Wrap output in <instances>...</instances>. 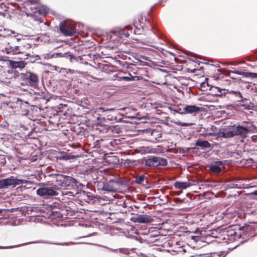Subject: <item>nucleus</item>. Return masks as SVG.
<instances>
[{"label": "nucleus", "mask_w": 257, "mask_h": 257, "mask_svg": "<svg viewBox=\"0 0 257 257\" xmlns=\"http://www.w3.org/2000/svg\"><path fill=\"white\" fill-rule=\"evenodd\" d=\"M236 136H239L242 138H245L248 132L250 130V127H244L238 125L234 127Z\"/></svg>", "instance_id": "10"}, {"label": "nucleus", "mask_w": 257, "mask_h": 257, "mask_svg": "<svg viewBox=\"0 0 257 257\" xmlns=\"http://www.w3.org/2000/svg\"><path fill=\"white\" fill-rule=\"evenodd\" d=\"M174 111L175 112L179 113V112L178 111H177V110H174Z\"/></svg>", "instance_id": "45"}, {"label": "nucleus", "mask_w": 257, "mask_h": 257, "mask_svg": "<svg viewBox=\"0 0 257 257\" xmlns=\"http://www.w3.org/2000/svg\"><path fill=\"white\" fill-rule=\"evenodd\" d=\"M199 238V237L198 236H192L191 239L194 240L195 241H197Z\"/></svg>", "instance_id": "37"}, {"label": "nucleus", "mask_w": 257, "mask_h": 257, "mask_svg": "<svg viewBox=\"0 0 257 257\" xmlns=\"http://www.w3.org/2000/svg\"><path fill=\"white\" fill-rule=\"evenodd\" d=\"M62 70H66V69H64V68H62Z\"/></svg>", "instance_id": "48"}, {"label": "nucleus", "mask_w": 257, "mask_h": 257, "mask_svg": "<svg viewBox=\"0 0 257 257\" xmlns=\"http://www.w3.org/2000/svg\"><path fill=\"white\" fill-rule=\"evenodd\" d=\"M6 163V158L4 155H0V166H4Z\"/></svg>", "instance_id": "29"}, {"label": "nucleus", "mask_w": 257, "mask_h": 257, "mask_svg": "<svg viewBox=\"0 0 257 257\" xmlns=\"http://www.w3.org/2000/svg\"><path fill=\"white\" fill-rule=\"evenodd\" d=\"M184 112H182L181 113H189L192 114L194 113H197L201 111V108L196 105H186L183 109Z\"/></svg>", "instance_id": "13"}, {"label": "nucleus", "mask_w": 257, "mask_h": 257, "mask_svg": "<svg viewBox=\"0 0 257 257\" xmlns=\"http://www.w3.org/2000/svg\"><path fill=\"white\" fill-rule=\"evenodd\" d=\"M108 136L115 137L122 133L121 128L119 125L109 126Z\"/></svg>", "instance_id": "14"}, {"label": "nucleus", "mask_w": 257, "mask_h": 257, "mask_svg": "<svg viewBox=\"0 0 257 257\" xmlns=\"http://www.w3.org/2000/svg\"><path fill=\"white\" fill-rule=\"evenodd\" d=\"M132 27L127 26L124 28H120L116 29L113 31V33L120 38H127L130 35V32L131 31Z\"/></svg>", "instance_id": "8"}, {"label": "nucleus", "mask_w": 257, "mask_h": 257, "mask_svg": "<svg viewBox=\"0 0 257 257\" xmlns=\"http://www.w3.org/2000/svg\"><path fill=\"white\" fill-rule=\"evenodd\" d=\"M253 194L255 195H256L257 196V191H255L253 193Z\"/></svg>", "instance_id": "44"}, {"label": "nucleus", "mask_w": 257, "mask_h": 257, "mask_svg": "<svg viewBox=\"0 0 257 257\" xmlns=\"http://www.w3.org/2000/svg\"><path fill=\"white\" fill-rule=\"evenodd\" d=\"M59 30L65 36H72L76 33V29L70 23L61 22L59 25Z\"/></svg>", "instance_id": "5"}, {"label": "nucleus", "mask_w": 257, "mask_h": 257, "mask_svg": "<svg viewBox=\"0 0 257 257\" xmlns=\"http://www.w3.org/2000/svg\"><path fill=\"white\" fill-rule=\"evenodd\" d=\"M151 135L155 140H157L158 138L161 137V134L155 130H153L151 132Z\"/></svg>", "instance_id": "23"}, {"label": "nucleus", "mask_w": 257, "mask_h": 257, "mask_svg": "<svg viewBox=\"0 0 257 257\" xmlns=\"http://www.w3.org/2000/svg\"><path fill=\"white\" fill-rule=\"evenodd\" d=\"M192 185L189 182H179L177 181L174 183V187L178 189H185Z\"/></svg>", "instance_id": "18"}, {"label": "nucleus", "mask_w": 257, "mask_h": 257, "mask_svg": "<svg viewBox=\"0 0 257 257\" xmlns=\"http://www.w3.org/2000/svg\"><path fill=\"white\" fill-rule=\"evenodd\" d=\"M35 12H38L39 14H41L44 15H46L48 13V9L46 8L43 9L36 8Z\"/></svg>", "instance_id": "26"}, {"label": "nucleus", "mask_w": 257, "mask_h": 257, "mask_svg": "<svg viewBox=\"0 0 257 257\" xmlns=\"http://www.w3.org/2000/svg\"><path fill=\"white\" fill-rule=\"evenodd\" d=\"M136 223H147L153 221L152 217L147 214H138L132 219Z\"/></svg>", "instance_id": "9"}, {"label": "nucleus", "mask_w": 257, "mask_h": 257, "mask_svg": "<svg viewBox=\"0 0 257 257\" xmlns=\"http://www.w3.org/2000/svg\"><path fill=\"white\" fill-rule=\"evenodd\" d=\"M37 242H31L26 243L23 244L22 245H25V244H30V243H37Z\"/></svg>", "instance_id": "41"}, {"label": "nucleus", "mask_w": 257, "mask_h": 257, "mask_svg": "<svg viewBox=\"0 0 257 257\" xmlns=\"http://www.w3.org/2000/svg\"><path fill=\"white\" fill-rule=\"evenodd\" d=\"M111 250H113V251H116L117 249H111Z\"/></svg>", "instance_id": "46"}, {"label": "nucleus", "mask_w": 257, "mask_h": 257, "mask_svg": "<svg viewBox=\"0 0 257 257\" xmlns=\"http://www.w3.org/2000/svg\"><path fill=\"white\" fill-rule=\"evenodd\" d=\"M240 106L244 107V108L246 110L252 109L253 107L250 102H249V103L247 102L246 104H240Z\"/></svg>", "instance_id": "27"}, {"label": "nucleus", "mask_w": 257, "mask_h": 257, "mask_svg": "<svg viewBox=\"0 0 257 257\" xmlns=\"http://www.w3.org/2000/svg\"><path fill=\"white\" fill-rule=\"evenodd\" d=\"M154 42V40L153 39H150L149 41H147L146 42H144V43H146L148 45H149V44H151Z\"/></svg>", "instance_id": "39"}, {"label": "nucleus", "mask_w": 257, "mask_h": 257, "mask_svg": "<svg viewBox=\"0 0 257 257\" xmlns=\"http://www.w3.org/2000/svg\"><path fill=\"white\" fill-rule=\"evenodd\" d=\"M11 67L14 69L19 68L22 69L25 67V63L22 61H10Z\"/></svg>", "instance_id": "17"}, {"label": "nucleus", "mask_w": 257, "mask_h": 257, "mask_svg": "<svg viewBox=\"0 0 257 257\" xmlns=\"http://www.w3.org/2000/svg\"><path fill=\"white\" fill-rule=\"evenodd\" d=\"M109 127V126L108 125H104L100 126V128H99V130L100 132H102V133H106L107 134V135L108 136V128Z\"/></svg>", "instance_id": "28"}, {"label": "nucleus", "mask_w": 257, "mask_h": 257, "mask_svg": "<svg viewBox=\"0 0 257 257\" xmlns=\"http://www.w3.org/2000/svg\"><path fill=\"white\" fill-rule=\"evenodd\" d=\"M77 243H82V242L76 243V242L71 241V242H69L56 243V244H59V245H68L75 244H77Z\"/></svg>", "instance_id": "31"}, {"label": "nucleus", "mask_w": 257, "mask_h": 257, "mask_svg": "<svg viewBox=\"0 0 257 257\" xmlns=\"http://www.w3.org/2000/svg\"><path fill=\"white\" fill-rule=\"evenodd\" d=\"M168 162L166 159L158 157H150L146 160L145 165L148 167H156L159 166H165L167 165Z\"/></svg>", "instance_id": "6"}, {"label": "nucleus", "mask_w": 257, "mask_h": 257, "mask_svg": "<svg viewBox=\"0 0 257 257\" xmlns=\"http://www.w3.org/2000/svg\"><path fill=\"white\" fill-rule=\"evenodd\" d=\"M38 20L40 21V23H43L44 22L43 19L40 18Z\"/></svg>", "instance_id": "40"}, {"label": "nucleus", "mask_w": 257, "mask_h": 257, "mask_svg": "<svg viewBox=\"0 0 257 257\" xmlns=\"http://www.w3.org/2000/svg\"><path fill=\"white\" fill-rule=\"evenodd\" d=\"M233 187L235 188H238V189H242V188L244 189V188H247L246 187H245V186L241 187L240 185L238 186V184L234 185Z\"/></svg>", "instance_id": "35"}, {"label": "nucleus", "mask_w": 257, "mask_h": 257, "mask_svg": "<svg viewBox=\"0 0 257 257\" xmlns=\"http://www.w3.org/2000/svg\"><path fill=\"white\" fill-rule=\"evenodd\" d=\"M220 137L223 138H232L236 136L234 127L232 130L223 132L220 133Z\"/></svg>", "instance_id": "19"}, {"label": "nucleus", "mask_w": 257, "mask_h": 257, "mask_svg": "<svg viewBox=\"0 0 257 257\" xmlns=\"http://www.w3.org/2000/svg\"><path fill=\"white\" fill-rule=\"evenodd\" d=\"M126 109V108H122L121 109L125 110Z\"/></svg>", "instance_id": "47"}, {"label": "nucleus", "mask_w": 257, "mask_h": 257, "mask_svg": "<svg viewBox=\"0 0 257 257\" xmlns=\"http://www.w3.org/2000/svg\"><path fill=\"white\" fill-rule=\"evenodd\" d=\"M114 108L105 109L103 107H99L96 109V112L98 113L105 112L106 115L107 119L111 121L113 120Z\"/></svg>", "instance_id": "11"}, {"label": "nucleus", "mask_w": 257, "mask_h": 257, "mask_svg": "<svg viewBox=\"0 0 257 257\" xmlns=\"http://www.w3.org/2000/svg\"><path fill=\"white\" fill-rule=\"evenodd\" d=\"M100 183H103V182H99V183H98V185H99V186L100 187H101V189H102V185L100 184Z\"/></svg>", "instance_id": "42"}, {"label": "nucleus", "mask_w": 257, "mask_h": 257, "mask_svg": "<svg viewBox=\"0 0 257 257\" xmlns=\"http://www.w3.org/2000/svg\"><path fill=\"white\" fill-rule=\"evenodd\" d=\"M112 112L113 113V120H115L116 122H119L122 120L123 117L122 116L121 114L117 112V111H116L114 109V111Z\"/></svg>", "instance_id": "22"}, {"label": "nucleus", "mask_w": 257, "mask_h": 257, "mask_svg": "<svg viewBox=\"0 0 257 257\" xmlns=\"http://www.w3.org/2000/svg\"><path fill=\"white\" fill-rule=\"evenodd\" d=\"M5 209L0 208V213H2Z\"/></svg>", "instance_id": "43"}, {"label": "nucleus", "mask_w": 257, "mask_h": 257, "mask_svg": "<svg viewBox=\"0 0 257 257\" xmlns=\"http://www.w3.org/2000/svg\"><path fill=\"white\" fill-rule=\"evenodd\" d=\"M20 245H16V246H0V248H13L14 247H15V246H19Z\"/></svg>", "instance_id": "36"}, {"label": "nucleus", "mask_w": 257, "mask_h": 257, "mask_svg": "<svg viewBox=\"0 0 257 257\" xmlns=\"http://www.w3.org/2000/svg\"><path fill=\"white\" fill-rule=\"evenodd\" d=\"M195 145L202 148H208L210 147V143L207 141H197Z\"/></svg>", "instance_id": "21"}, {"label": "nucleus", "mask_w": 257, "mask_h": 257, "mask_svg": "<svg viewBox=\"0 0 257 257\" xmlns=\"http://www.w3.org/2000/svg\"><path fill=\"white\" fill-rule=\"evenodd\" d=\"M178 124L181 126H187L189 125V124L188 123L182 122H179V123H178Z\"/></svg>", "instance_id": "34"}, {"label": "nucleus", "mask_w": 257, "mask_h": 257, "mask_svg": "<svg viewBox=\"0 0 257 257\" xmlns=\"http://www.w3.org/2000/svg\"><path fill=\"white\" fill-rule=\"evenodd\" d=\"M142 234L147 235L148 238L151 241H153V238L157 237L159 236L157 231H152L150 232V230H146Z\"/></svg>", "instance_id": "20"}, {"label": "nucleus", "mask_w": 257, "mask_h": 257, "mask_svg": "<svg viewBox=\"0 0 257 257\" xmlns=\"http://www.w3.org/2000/svg\"><path fill=\"white\" fill-rule=\"evenodd\" d=\"M119 80L129 81L131 80V78H129L128 77H126V76H122V77H119Z\"/></svg>", "instance_id": "33"}, {"label": "nucleus", "mask_w": 257, "mask_h": 257, "mask_svg": "<svg viewBox=\"0 0 257 257\" xmlns=\"http://www.w3.org/2000/svg\"><path fill=\"white\" fill-rule=\"evenodd\" d=\"M230 93L237 98H242V95L239 91H232Z\"/></svg>", "instance_id": "30"}, {"label": "nucleus", "mask_w": 257, "mask_h": 257, "mask_svg": "<svg viewBox=\"0 0 257 257\" xmlns=\"http://www.w3.org/2000/svg\"><path fill=\"white\" fill-rule=\"evenodd\" d=\"M31 184V182L24 179H19L11 176L9 178L0 180V189H5L9 186L15 187L23 184Z\"/></svg>", "instance_id": "3"}, {"label": "nucleus", "mask_w": 257, "mask_h": 257, "mask_svg": "<svg viewBox=\"0 0 257 257\" xmlns=\"http://www.w3.org/2000/svg\"><path fill=\"white\" fill-rule=\"evenodd\" d=\"M223 165V163L222 161H215L213 164L210 165L209 170L213 173H219L221 171L220 166H222Z\"/></svg>", "instance_id": "15"}, {"label": "nucleus", "mask_w": 257, "mask_h": 257, "mask_svg": "<svg viewBox=\"0 0 257 257\" xmlns=\"http://www.w3.org/2000/svg\"><path fill=\"white\" fill-rule=\"evenodd\" d=\"M53 53L54 55V58L65 57L68 59L71 62H72V60L74 59V56L72 54H71L70 52H67L65 53L54 52Z\"/></svg>", "instance_id": "16"}, {"label": "nucleus", "mask_w": 257, "mask_h": 257, "mask_svg": "<svg viewBox=\"0 0 257 257\" xmlns=\"http://www.w3.org/2000/svg\"><path fill=\"white\" fill-rule=\"evenodd\" d=\"M54 58V53L52 54H47L44 55V58L49 59Z\"/></svg>", "instance_id": "32"}, {"label": "nucleus", "mask_w": 257, "mask_h": 257, "mask_svg": "<svg viewBox=\"0 0 257 257\" xmlns=\"http://www.w3.org/2000/svg\"><path fill=\"white\" fill-rule=\"evenodd\" d=\"M102 185V190L108 192H117L124 185V181L122 178L113 177L109 181L105 183H100Z\"/></svg>", "instance_id": "2"}, {"label": "nucleus", "mask_w": 257, "mask_h": 257, "mask_svg": "<svg viewBox=\"0 0 257 257\" xmlns=\"http://www.w3.org/2000/svg\"><path fill=\"white\" fill-rule=\"evenodd\" d=\"M10 52H12L14 54H17L21 53L20 48L17 46L11 47L10 48Z\"/></svg>", "instance_id": "24"}, {"label": "nucleus", "mask_w": 257, "mask_h": 257, "mask_svg": "<svg viewBox=\"0 0 257 257\" xmlns=\"http://www.w3.org/2000/svg\"><path fill=\"white\" fill-rule=\"evenodd\" d=\"M231 72L233 74L242 75L245 78L253 79L257 78V73L252 72H246L243 71H239L237 70L231 71Z\"/></svg>", "instance_id": "12"}, {"label": "nucleus", "mask_w": 257, "mask_h": 257, "mask_svg": "<svg viewBox=\"0 0 257 257\" xmlns=\"http://www.w3.org/2000/svg\"><path fill=\"white\" fill-rule=\"evenodd\" d=\"M58 188L56 186V184L52 185V186H47L42 188L38 189L37 191V193L40 196H56L58 194L57 192Z\"/></svg>", "instance_id": "4"}, {"label": "nucleus", "mask_w": 257, "mask_h": 257, "mask_svg": "<svg viewBox=\"0 0 257 257\" xmlns=\"http://www.w3.org/2000/svg\"><path fill=\"white\" fill-rule=\"evenodd\" d=\"M24 79L31 86H36L39 82V77L37 74L31 72H27L24 74Z\"/></svg>", "instance_id": "7"}, {"label": "nucleus", "mask_w": 257, "mask_h": 257, "mask_svg": "<svg viewBox=\"0 0 257 257\" xmlns=\"http://www.w3.org/2000/svg\"><path fill=\"white\" fill-rule=\"evenodd\" d=\"M55 178L56 186L58 190L61 189H72L78 188L80 184L79 182L75 179L70 176L57 174Z\"/></svg>", "instance_id": "1"}, {"label": "nucleus", "mask_w": 257, "mask_h": 257, "mask_svg": "<svg viewBox=\"0 0 257 257\" xmlns=\"http://www.w3.org/2000/svg\"><path fill=\"white\" fill-rule=\"evenodd\" d=\"M248 101V100L247 98H243L242 97V98H240V100H237L238 102H243L244 101Z\"/></svg>", "instance_id": "38"}, {"label": "nucleus", "mask_w": 257, "mask_h": 257, "mask_svg": "<svg viewBox=\"0 0 257 257\" xmlns=\"http://www.w3.org/2000/svg\"><path fill=\"white\" fill-rule=\"evenodd\" d=\"M146 177L144 175H141L136 178L135 182L136 183L141 184H143Z\"/></svg>", "instance_id": "25"}]
</instances>
